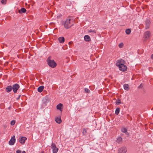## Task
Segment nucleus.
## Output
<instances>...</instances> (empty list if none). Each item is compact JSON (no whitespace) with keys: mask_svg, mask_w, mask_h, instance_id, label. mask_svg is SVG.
Returning a JSON list of instances; mask_svg holds the SVG:
<instances>
[{"mask_svg":"<svg viewBox=\"0 0 153 153\" xmlns=\"http://www.w3.org/2000/svg\"><path fill=\"white\" fill-rule=\"evenodd\" d=\"M151 58L152 59H153V54L151 55Z\"/></svg>","mask_w":153,"mask_h":153,"instance_id":"nucleus-32","label":"nucleus"},{"mask_svg":"<svg viewBox=\"0 0 153 153\" xmlns=\"http://www.w3.org/2000/svg\"><path fill=\"white\" fill-rule=\"evenodd\" d=\"M26 11L25 9L24 8H21L20 10H19V12L20 13H25Z\"/></svg>","mask_w":153,"mask_h":153,"instance_id":"nucleus-17","label":"nucleus"},{"mask_svg":"<svg viewBox=\"0 0 153 153\" xmlns=\"http://www.w3.org/2000/svg\"><path fill=\"white\" fill-rule=\"evenodd\" d=\"M89 32H93L94 33H96V30H91L89 31Z\"/></svg>","mask_w":153,"mask_h":153,"instance_id":"nucleus-30","label":"nucleus"},{"mask_svg":"<svg viewBox=\"0 0 153 153\" xmlns=\"http://www.w3.org/2000/svg\"><path fill=\"white\" fill-rule=\"evenodd\" d=\"M20 96H21V95H19V97H18V99H19V98H20Z\"/></svg>","mask_w":153,"mask_h":153,"instance_id":"nucleus-35","label":"nucleus"},{"mask_svg":"<svg viewBox=\"0 0 153 153\" xmlns=\"http://www.w3.org/2000/svg\"><path fill=\"white\" fill-rule=\"evenodd\" d=\"M122 138L121 137H118L117 138V142L120 143L122 141Z\"/></svg>","mask_w":153,"mask_h":153,"instance_id":"nucleus-22","label":"nucleus"},{"mask_svg":"<svg viewBox=\"0 0 153 153\" xmlns=\"http://www.w3.org/2000/svg\"><path fill=\"white\" fill-rule=\"evenodd\" d=\"M120 111V109L119 108H116L115 111V113L116 114L118 115Z\"/></svg>","mask_w":153,"mask_h":153,"instance_id":"nucleus-21","label":"nucleus"},{"mask_svg":"<svg viewBox=\"0 0 153 153\" xmlns=\"http://www.w3.org/2000/svg\"><path fill=\"white\" fill-rule=\"evenodd\" d=\"M85 92L86 93H89L90 92V90L88 88H85Z\"/></svg>","mask_w":153,"mask_h":153,"instance_id":"nucleus-25","label":"nucleus"},{"mask_svg":"<svg viewBox=\"0 0 153 153\" xmlns=\"http://www.w3.org/2000/svg\"><path fill=\"white\" fill-rule=\"evenodd\" d=\"M12 87L10 85H9V86H8L7 87L5 90L7 92L9 93V92H10L12 90Z\"/></svg>","mask_w":153,"mask_h":153,"instance_id":"nucleus-13","label":"nucleus"},{"mask_svg":"<svg viewBox=\"0 0 153 153\" xmlns=\"http://www.w3.org/2000/svg\"><path fill=\"white\" fill-rule=\"evenodd\" d=\"M16 138L15 136L13 135L12 137H11L10 140L9 142V144L10 145H13L15 143Z\"/></svg>","mask_w":153,"mask_h":153,"instance_id":"nucleus-4","label":"nucleus"},{"mask_svg":"<svg viewBox=\"0 0 153 153\" xmlns=\"http://www.w3.org/2000/svg\"><path fill=\"white\" fill-rule=\"evenodd\" d=\"M27 138L25 137H21L19 138V142L22 144H24L25 143V141L27 140Z\"/></svg>","mask_w":153,"mask_h":153,"instance_id":"nucleus-9","label":"nucleus"},{"mask_svg":"<svg viewBox=\"0 0 153 153\" xmlns=\"http://www.w3.org/2000/svg\"><path fill=\"white\" fill-rule=\"evenodd\" d=\"M12 89L14 92L15 93L17 91V90L19 88V85L17 84H15L14 85H13V86Z\"/></svg>","mask_w":153,"mask_h":153,"instance_id":"nucleus-5","label":"nucleus"},{"mask_svg":"<svg viewBox=\"0 0 153 153\" xmlns=\"http://www.w3.org/2000/svg\"><path fill=\"white\" fill-rule=\"evenodd\" d=\"M41 153H44V152H42Z\"/></svg>","mask_w":153,"mask_h":153,"instance_id":"nucleus-37","label":"nucleus"},{"mask_svg":"<svg viewBox=\"0 0 153 153\" xmlns=\"http://www.w3.org/2000/svg\"><path fill=\"white\" fill-rule=\"evenodd\" d=\"M121 103V101L120 100H117L116 101V103L117 105H119Z\"/></svg>","mask_w":153,"mask_h":153,"instance_id":"nucleus-29","label":"nucleus"},{"mask_svg":"<svg viewBox=\"0 0 153 153\" xmlns=\"http://www.w3.org/2000/svg\"><path fill=\"white\" fill-rule=\"evenodd\" d=\"M85 40L87 42H89L90 41L91 39L90 36L88 35H85V36L84 37Z\"/></svg>","mask_w":153,"mask_h":153,"instance_id":"nucleus-16","label":"nucleus"},{"mask_svg":"<svg viewBox=\"0 0 153 153\" xmlns=\"http://www.w3.org/2000/svg\"><path fill=\"white\" fill-rule=\"evenodd\" d=\"M1 2L2 4L5 5L7 3V1H1Z\"/></svg>","mask_w":153,"mask_h":153,"instance_id":"nucleus-26","label":"nucleus"},{"mask_svg":"<svg viewBox=\"0 0 153 153\" xmlns=\"http://www.w3.org/2000/svg\"><path fill=\"white\" fill-rule=\"evenodd\" d=\"M150 33L149 31H147L144 33V37L145 39H148L150 36Z\"/></svg>","mask_w":153,"mask_h":153,"instance_id":"nucleus-11","label":"nucleus"},{"mask_svg":"<svg viewBox=\"0 0 153 153\" xmlns=\"http://www.w3.org/2000/svg\"><path fill=\"white\" fill-rule=\"evenodd\" d=\"M15 123V120H12L10 123V124L12 126L14 125Z\"/></svg>","mask_w":153,"mask_h":153,"instance_id":"nucleus-28","label":"nucleus"},{"mask_svg":"<svg viewBox=\"0 0 153 153\" xmlns=\"http://www.w3.org/2000/svg\"><path fill=\"white\" fill-rule=\"evenodd\" d=\"M55 121L57 123H58V124H60L62 122V120L60 118H59V117L56 118V119H55Z\"/></svg>","mask_w":153,"mask_h":153,"instance_id":"nucleus-19","label":"nucleus"},{"mask_svg":"<svg viewBox=\"0 0 153 153\" xmlns=\"http://www.w3.org/2000/svg\"><path fill=\"white\" fill-rule=\"evenodd\" d=\"M119 69L121 71H125L127 70V67L124 64L123 65H121V66H120L119 68Z\"/></svg>","mask_w":153,"mask_h":153,"instance_id":"nucleus-10","label":"nucleus"},{"mask_svg":"<svg viewBox=\"0 0 153 153\" xmlns=\"http://www.w3.org/2000/svg\"><path fill=\"white\" fill-rule=\"evenodd\" d=\"M74 25V20L70 17L67 18L64 23V27L66 29L70 28Z\"/></svg>","mask_w":153,"mask_h":153,"instance_id":"nucleus-1","label":"nucleus"},{"mask_svg":"<svg viewBox=\"0 0 153 153\" xmlns=\"http://www.w3.org/2000/svg\"><path fill=\"white\" fill-rule=\"evenodd\" d=\"M73 42H70L69 43V44H72V43Z\"/></svg>","mask_w":153,"mask_h":153,"instance_id":"nucleus-33","label":"nucleus"},{"mask_svg":"<svg viewBox=\"0 0 153 153\" xmlns=\"http://www.w3.org/2000/svg\"><path fill=\"white\" fill-rule=\"evenodd\" d=\"M51 57L49 56L47 59V61L48 62V65L52 68H54L56 65V63L54 60H51Z\"/></svg>","mask_w":153,"mask_h":153,"instance_id":"nucleus-2","label":"nucleus"},{"mask_svg":"<svg viewBox=\"0 0 153 153\" xmlns=\"http://www.w3.org/2000/svg\"><path fill=\"white\" fill-rule=\"evenodd\" d=\"M125 61L123 59H120L117 60L116 64V65L118 68L123 65L125 64Z\"/></svg>","mask_w":153,"mask_h":153,"instance_id":"nucleus-3","label":"nucleus"},{"mask_svg":"<svg viewBox=\"0 0 153 153\" xmlns=\"http://www.w3.org/2000/svg\"><path fill=\"white\" fill-rule=\"evenodd\" d=\"M141 84L138 86V88H140V87L141 86Z\"/></svg>","mask_w":153,"mask_h":153,"instance_id":"nucleus-36","label":"nucleus"},{"mask_svg":"<svg viewBox=\"0 0 153 153\" xmlns=\"http://www.w3.org/2000/svg\"><path fill=\"white\" fill-rule=\"evenodd\" d=\"M123 43H121L119 44L118 46L120 48H122L123 46Z\"/></svg>","mask_w":153,"mask_h":153,"instance_id":"nucleus-27","label":"nucleus"},{"mask_svg":"<svg viewBox=\"0 0 153 153\" xmlns=\"http://www.w3.org/2000/svg\"><path fill=\"white\" fill-rule=\"evenodd\" d=\"M57 109L59 110L62 112L63 109V105L61 103H59L56 106Z\"/></svg>","mask_w":153,"mask_h":153,"instance_id":"nucleus-12","label":"nucleus"},{"mask_svg":"<svg viewBox=\"0 0 153 153\" xmlns=\"http://www.w3.org/2000/svg\"><path fill=\"white\" fill-rule=\"evenodd\" d=\"M16 153H21V151L20 150H18L16 151Z\"/></svg>","mask_w":153,"mask_h":153,"instance_id":"nucleus-31","label":"nucleus"},{"mask_svg":"<svg viewBox=\"0 0 153 153\" xmlns=\"http://www.w3.org/2000/svg\"><path fill=\"white\" fill-rule=\"evenodd\" d=\"M58 39L60 43H63L65 41V39L63 37H61L59 38Z\"/></svg>","mask_w":153,"mask_h":153,"instance_id":"nucleus-14","label":"nucleus"},{"mask_svg":"<svg viewBox=\"0 0 153 153\" xmlns=\"http://www.w3.org/2000/svg\"><path fill=\"white\" fill-rule=\"evenodd\" d=\"M22 153H26V152L25 151H23L22 152Z\"/></svg>","mask_w":153,"mask_h":153,"instance_id":"nucleus-34","label":"nucleus"},{"mask_svg":"<svg viewBox=\"0 0 153 153\" xmlns=\"http://www.w3.org/2000/svg\"><path fill=\"white\" fill-rule=\"evenodd\" d=\"M87 133V130L85 128H84L82 132V134L83 135H85Z\"/></svg>","mask_w":153,"mask_h":153,"instance_id":"nucleus-24","label":"nucleus"},{"mask_svg":"<svg viewBox=\"0 0 153 153\" xmlns=\"http://www.w3.org/2000/svg\"><path fill=\"white\" fill-rule=\"evenodd\" d=\"M129 85L128 84H125L124 85L123 87L125 90L128 91L129 89Z\"/></svg>","mask_w":153,"mask_h":153,"instance_id":"nucleus-20","label":"nucleus"},{"mask_svg":"<svg viewBox=\"0 0 153 153\" xmlns=\"http://www.w3.org/2000/svg\"><path fill=\"white\" fill-rule=\"evenodd\" d=\"M131 30L129 29H127L126 30V33L127 34H129L131 33Z\"/></svg>","mask_w":153,"mask_h":153,"instance_id":"nucleus-23","label":"nucleus"},{"mask_svg":"<svg viewBox=\"0 0 153 153\" xmlns=\"http://www.w3.org/2000/svg\"><path fill=\"white\" fill-rule=\"evenodd\" d=\"M51 148L53 150V153H56L58 150V149L56 147L55 144H52Z\"/></svg>","mask_w":153,"mask_h":153,"instance_id":"nucleus-7","label":"nucleus"},{"mask_svg":"<svg viewBox=\"0 0 153 153\" xmlns=\"http://www.w3.org/2000/svg\"><path fill=\"white\" fill-rule=\"evenodd\" d=\"M151 22L149 19H147L145 22V28L146 29L149 28L150 27Z\"/></svg>","mask_w":153,"mask_h":153,"instance_id":"nucleus-6","label":"nucleus"},{"mask_svg":"<svg viewBox=\"0 0 153 153\" xmlns=\"http://www.w3.org/2000/svg\"><path fill=\"white\" fill-rule=\"evenodd\" d=\"M44 88L43 86H39L38 88V91L39 92H42Z\"/></svg>","mask_w":153,"mask_h":153,"instance_id":"nucleus-18","label":"nucleus"},{"mask_svg":"<svg viewBox=\"0 0 153 153\" xmlns=\"http://www.w3.org/2000/svg\"><path fill=\"white\" fill-rule=\"evenodd\" d=\"M121 131L122 132L125 133L127 135H128V133L127 132V130L126 128L124 127H123L121 128Z\"/></svg>","mask_w":153,"mask_h":153,"instance_id":"nucleus-15","label":"nucleus"},{"mask_svg":"<svg viewBox=\"0 0 153 153\" xmlns=\"http://www.w3.org/2000/svg\"><path fill=\"white\" fill-rule=\"evenodd\" d=\"M127 149L125 147H122L118 150V153H126Z\"/></svg>","mask_w":153,"mask_h":153,"instance_id":"nucleus-8","label":"nucleus"}]
</instances>
